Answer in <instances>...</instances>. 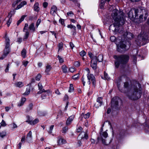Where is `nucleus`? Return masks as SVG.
<instances>
[{
  "mask_svg": "<svg viewBox=\"0 0 149 149\" xmlns=\"http://www.w3.org/2000/svg\"><path fill=\"white\" fill-rule=\"evenodd\" d=\"M138 38L139 40H140V41L137 43V45H142V44H141V41L143 40V38L141 37L140 35H139L138 36Z\"/></svg>",
  "mask_w": 149,
  "mask_h": 149,
  "instance_id": "26",
  "label": "nucleus"
},
{
  "mask_svg": "<svg viewBox=\"0 0 149 149\" xmlns=\"http://www.w3.org/2000/svg\"><path fill=\"white\" fill-rule=\"evenodd\" d=\"M68 128L66 127H64L62 129V132L65 133L68 130Z\"/></svg>",
  "mask_w": 149,
  "mask_h": 149,
  "instance_id": "51",
  "label": "nucleus"
},
{
  "mask_svg": "<svg viewBox=\"0 0 149 149\" xmlns=\"http://www.w3.org/2000/svg\"><path fill=\"white\" fill-rule=\"evenodd\" d=\"M26 99L25 98L23 97L22 98L21 102L18 104V106L20 107L23 105L24 102L26 101Z\"/></svg>",
  "mask_w": 149,
  "mask_h": 149,
  "instance_id": "25",
  "label": "nucleus"
},
{
  "mask_svg": "<svg viewBox=\"0 0 149 149\" xmlns=\"http://www.w3.org/2000/svg\"><path fill=\"white\" fill-rule=\"evenodd\" d=\"M63 44L62 42H61L59 43L58 45V51H61L62 49L63 48Z\"/></svg>",
  "mask_w": 149,
  "mask_h": 149,
  "instance_id": "32",
  "label": "nucleus"
},
{
  "mask_svg": "<svg viewBox=\"0 0 149 149\" xmlns=\"http://www.w3.org/2000/svg\"><path fill=\"white\" fill-rule=\"evenodd\" d=\"M67 14L68 16H71L73 15V14L72 11H70L67 13Z\"/></svg>",
  "mask_w": 149,
  "mask_h": 149,
  "instance_id": "59",
  "label": "nucleus"
},
{
  "mask_svg": "<svg viewBox=\"0 0 149 149\" xmlns=\"http://www.w3.org/2000/svg\"><path fill=\"white\" fill-rule=\"evenodd\" d=\"M129 17L130 19L134 18V15L133 14L132 12L130 11L128 13Z\"/></svg>",
  "mask_w": 149,
  "mask_h": 149,
  "instance_id": "34",
  "label": "nucleus"
},
{
  "mask_svg": "<svg viewBox=\"0 0 149 149\" xmlns=\"http://www.w3.org/2000/svg\"><path fill=\"white\" fill-rule=\"evenodd\" d=\"M58 58L60 63H63L64 62L63 59L59 56H58Z\"/></svg>",
  "mask_w": 149,
  "mask_h": 149,
  "instance_id": "47",
  "label": "nucleus"
},
{
  "mask_svg": "<svg viewBox=\"0 0 149 149\" xmlns=\"http://www.w3.org/2000/svg\"><path fill=\"white\" fill-rule=\"evenodd\" d=\"M62 69L64 73H66L67 72V67L65 65H63L62 66Z\"/></svg>",
  "mask_w": 149,
  "mask_h": 149,
  "instance_id": "35",
  "label": "nucleus"
},
{
  "mask_svg": "<svg viewBox=\"0 0 149 149\" xmlns=\"http://www.w3.org/2000/svg\"><path fill=\"white\" fill-rule=\"evenodd\" d=\"M82 115L83 116V117H84V118L87 119L89 118L90 115V113H88L84 115L83 114H82L81 115V116H82Z\"/></svg>",
  "mask_w": 149,
  "mask_h": 149,
  "instance_id": "36",
  "label": "nucleus"
},
{
  "mask_svg": "<svg viewBox=\"0 0 149 149\" xmlns=\"http://www.w3.org/2000/svg\"><path fill=\"white\" fill-rule=\"evenodd\" d=\"M25 35L24 37L23 40H24L25 39H26L28 38L29 35V33L28 31H26Z\"/></svg>",
  "mask_w": 149,
  "mask_h": 149,
  "instance_id": "37",
  "label": "nucleus"
},
{
  "mask_svg": "<svg viewBox=\"0 0 149 149\" xmlns=\"http://www.w3.org/2000/svg\"><path fill=\"white\" fill-rule=\"evenodd\" d=\"M54 127V125H52L50 126L49 128V130L48 131V133L49 134H51L52 132V130Z\"/></svg>",
  "mask_w": 149,
  "mask_h": 149,
  "instance_id": "45",
  "label": "nucleus"
},
{
  "mask_svg": "<svg viewBox=\"0 0 149 149\" xmlns=\"http://www.w3.org/2000/svg\"><path fill=\"white\" fill-rule=\"evenodd\" d=\"M21 54L22 57L24 58H25L26 57V51L24 49H23L22 50L21 52Z\"/></svg>",
  "mask_w": 149,
  "mask_h": 149,
  "instance_id": "30",
  "label": "nucleus"
},
{
  "mask_svg": "<svg viewBox=\"0 0 149 149\" xmlns=\"http://www.w3.org/2000/svg\"><path fill=\"white\" fill-rule=\"evenodd\" d=\"M79 75V74H76L74 75L72 77V79L75 80L78 79Z\"/></svg>",
  "mask_w": 149,
  "mask_h": 149,
  "instance_id": "42",
  "label": "nucleus"
},
{
  "mask_svg": "<svg viewBox=\"0 0 149 149\" xmlns=\"http://www.w3.org/2000/svg\"><path fill=\"white\" fill-rule=\"evenodd\" d=\"M74 65L76 67H78L80 66V63L78 61H76L74 62Z\"/></svg>",
  "mask_w": 149,
  "mask_h": 149,
  "instance_id": "49",
  "label": "nucleus"
},
{
  "mask_svg": "<svg viewBox=\"0 0 149 149\" xmlns=\"http://www.w3.org/2000/svg\"><path fill=\"white\" fill-rule=\"evenodd\" d=\"M29 29L32 32H34L35 31V28L34 26V24L33 23H32L29 25Z\"/></svg>",
  "mask_w": 149,
  "mask_h": 149,
  "instance_id": "14",
  "label": "nucleus"
},
{
  "mask_svg": "<svg viewBox=\"0 0 149 149\" xmlns=\"http://www.w3.org/2000/svg\"><path fill=\"white\" fill-rule=\"evenodd\" d=\"M100 8L102 9L104 7V4L105 1H107L108 2H109L110 0H100Z\"/></svg>",
  "mask_w": 149,
  "mask_h": 149,
  "instance_id": "20",
  "label": "nucleus"
},
{
  "mask_svg": "<svg viewBox=\"0 0 149 149\" xmlns=\"http://www.w3.org/2000/svg\"><path fill=\"white\" fill-rule=\"evenodd\" d=\"M74 90V87L73 86V85L72 84H70V89L69 91V92H72Z\"/></svg>",
  "mask_w": 149,
  "mask_h": 149,
  "instance_id": "40",
  "label": "nucleus"
},
{
  "mask_svg": "<svg viewBox=\"0 0 149 149\" xmlns=\"http://www.w3.org/2000/svg\"><path fill=\"white\" fill-rule=\"evenodd\" d=\"M74 118V116H70L67 120L66 121V124L67 125H70L73 120Z\"/></svg>",
  "mask_w": 149,
  "mask_h": 149,
  "instance_id": "11",
  "label": "nucleus"
},
{
  "mask_svg": "<svg viewBox=\"0 0 149 149\" xmlns=\"http://www.w3.org/2000/svg\"><path fill=\"white\" fill-rule=\"evenodd\" d=\"M134 21L138 23L145 21L148 16L147 11L142 8L134 9Z\"/></svg>",
  "mask_w": 149,
  "mask_h": 149,
  "instance_id": "2",
  "label": "nucleus"
},
{
  "mask_svg": "<svg viewBox=\"0 0 149 149\" xmlns=\"http://www.w3.org/2000/svg\"><path fill=\"white\" fill-rule=\"evenodd\" d=\"M67 27L68 28L73 29L74 30H75L76 28V27L75 26H74L72 24L68 25L67 26Z\"/></svg>",
  "mask_w": 149,
  "mask_h": 149,
  "instance_id": "43",
  "label": "nucleus"
},
{
  "mask_svg": "<svg viewBox=\"0 0 149 149\" xmlns=\"http://www.w3.org/2000/svg\"><path fill=\"white\" fill-rule=\"evenodd\" d=\"M97 56H94L92 58L91 62V66L93 69H96L97 63Z\"/></svg>",
  "mask_w": 149,
  "mask_h": 149,
  "instance_id": "8",
  "label": "nucleus"
},
{
  "mask_svg": "<svg viewBox=\"0 0 149 149\" xmlns=\"http://www.w3.org/2000/svg\"><path fill=\"white\" fill-rule=\"evenodd\" d=\"M26 2L25 1H22L21 3L17 6L16 8V10H18V9H20L22 7H23L24 6L26 5Z\"/></svg>",
  "mask_w": 149,
  "mask_h": 149,
  "instance_id": "16",
  "label": "nucleus"
},
{
  "mask_svg": "<svg viewBox=\"0 0 149 149\" xmlns=\"http://www.w3.org/2000/svg\"><path fill=\"white\" fill-rule=\"evenodd\" d=\"M38 86L39 87V89L41 90L40 91L38 92V94H40L42 92L45 91V90L44 89L41 90L42 88V86L41 84L40 83H38Z\"/></svg>",
  "mask_w": 149,
  "mask_h": 149,
  "instance_id": "23",
  "label": "nucleus"
},
{
  "mask_svg": "<svg viewBox=\"0 0 149 149\" xmlns=\"http://www.w3.org/2000/svg\"><path fill=\"white\" fill-rule=\"evenodd\" d=\"M26 122L31 125H34L38 123L39 122V120L38 119H36L33 121L27 120Z\"/></svg>",
  "mask_w": 149,
  "mask_h": 149,
  "instance_id": "13",
  "label": "nucleus"
},
{
  "mask_svg": "<svg viewBox=\"0 0 149 149\" xmlns=\"http://www.w3.org/2000/svg\"><path fill=\"white\" fill-rule=\"evenodd\" d=\"M34 9L35 11L38 12L39 10V3L38 2L36 3L34 6Z\"/></svg>",
  "mask_w": 149,
  "mask_h": 149,
  "instance_id": "21",
  "label": "nucleus"
},
{
  "mask_svg": "<svg viewBox=\"0 0 149 149\" xmlns=\"http://www.w3.org/2000/svg\"><path fill=\"white\" fill-rule=\"evenodd\" d=\"M10 52L9 48H5L4 50L3 54L4 55L7 56Z\"/></svg>",
  "mask_w": 149,
  "mask_h": 149,
  "instance_id": "29",
  "label": "nucleus"
},
{
  "mask_svg": "<svg viewBox=\"0 0 149 149\" xmlns=\"http://www.w3.org/2000/svg\"><path fill=\"white\" fill-rule=\"evenodd\" d=\"M21 0H17V1L16 3H14L13 4V7H15L17 4L20 2Z\"/></svg>",
  "mask_w": 149,
  "mask_h": 149,
  "instance_id": "56",
  "label": "nucleus"
},
{
  "mask_svg": "<svg viewBox=\"0 0 149 149\" xmlns=\"http://www.w3.org/2000/svg\"><path fill=\"white\" fill-rule=\"evenodd\" d=\"M48 5V3L46 2H45L43 3V6L44 8H46L47 7Z\"/></svg>",
  "mask_w": 149,
  "mask_h": 149,
  "instance_id": "62",
  "label": "nucleus"
},
{
  "mask_svg": "<svg viewBox=\"0 0 149 149\" xmlns=\"http://www.w3.org/2000/svg\"><path fill=\"white\" fill-rule=\"evenodd\" d=\"M15 86L17 87L21 88L24 86L23 83L21 81L15 82Z\"/></svg>",
  "mask_w": 149,
  "mask_h": 149,
  "instance_id": "15",
  "label": "nucleus"
},
{
  "mask_svg": "<svg viewBox=\"0 0 149 149\" xmlns=\"http://www.w3.org/2000/svg\"><path fill=\"white\" fill-rule=\"evenodd\" d=\"M101 77L104 80H108L109 79L108 74L105 71L104 72V77L101 76Z\"/></svg>",
  "mask_w": 149,
  "mask_h": 149,
  "instance_id": "27",
  "label": "nucleus"
},
{
  "mask_svg": "<svg viewBox=\"0 0 149 149\" xmlns=\"http://www.w3.org/2000/svg\"><path fill=\"white\" fill-rule=\"evenodd\" d=\"M6 132L5 130H3L2 132H0V137L3 138L6 136Z\"/></svg>",
  "mask_w": 149,
  "mask_h": 149,
  "instance_id": "24",
  "label": "nucleus"
},
{
  "mask_svg": "<svg viewBox=\"0 0 149 149\" xmlns=\"http://www.w3.org/2000/svg\"><path fill=\"white\" fill-rule=\"evenodd\" d=\"M111 41L112 42H115L116 41L115 43L117 46V50L119 52H122L123 51L125 50V48L126 47V45L123 43V42L120 41L119 43V40L118 39H117L116 40V38L114 36H111L110 38Z\"/></svg>",
  "mask_w": 149,
  "mask_h": 149,
  "instance_id": "6",
  "label": "nucleus"
},
{
  "mask_svg": "<svg viewBox=\"0 0 149 149\" xmlns=\"http://www.w3.org/2000/svg\"><path fill=\"white\" fill-rule=\"evenodd\" d=\"M78 138L81 139L84 138L86 139L88 138V135L85 132H82L79 134Z\"/></svg>",
  "mask_w": 149,
  "mask_h": 149,
  "instance_id": "10",
  "label": "nucleus"
},
{
  "mask_svg": "<svg viewBox=\"0 0 149 149\" xmlns=\"http://www.w3.org/2000/svg\"><path fill=\"white\" fill-rule=\"evenodd\" d=\"M52 68L51 66L49 65H47L46 66V68L45 72L47 74H48L49 72L50 71Z\"/></svg>",
  "mask_w": 149,
  "mask_h": 149,
  "instance_id": "28",
  "label": "nucleus"
},
{
  "mask_svg": "<svg viewBox=\"0 0 149 149\" xmlns=\"http://www.w3.org/2000/svg\"><path fill=\"white\" fill-rule=\"evenodd\" d=\"M9 66H10L9 64H8L7 65V66L6 68V69L5 70V71L6 72H8V70H9Z\"/></svg>",
  "mask_w": 149,
  "mask_h": 149,
  "instance_id": "57",
  "label": "nucleus"
},
{
  "mask_svg": "<svg viewBox=\"0 0 149 149\" xmlns=\"http://www.w3.org/2000/svg\"><path fill=\"white\" fill-rule=\"evenodd\" d=\"M50 92L49 91H46L45 92L42 94L41 95V98L42 99H45L47 95H49L50 93Z\"/></svg>",
  "mask_w": 149,
  "mask_h": 149,
  "instance_id": "18",
  "label": "nucleus"
},
{
  "mask_svg": "<svg viewBox=\"0 0 149 149\" xmlns=\"http://www.w3.org/2000/svg\"><path fill=\"white\" fill-rule=\"evenodd\" d=\"M57 10V7L55 6H53L51 8V13L52 14H54V13L56 12Z\"/></svg>",
  "mask_w": 149,
  "mask_h": 149,
  "instance_id": "19",
  "label": "nucleus"
},
{
  "mask_svg": "<svg viewBox=\"0 0 149 149\" xmlns=\"http://www.w3.org/2000/svg\"><path fill=\"white\" fill-rule=\"evenodd\" d=\"M133 35L131 33H127V37L130 39L133 38Z\"/></svg>",
  "mask_w": 149,
  "mask_h": 149,
  "instance_id": "33",
  "label": "nucleus"
},
{
  "mask_svg": "<svg viewBox=\"0 0 149 149\" xmlns=\"http://www.w3.org/2000/svg\"><path fill=\"white\" fill-rule=\"evenodd\" d=\"M107 136L108 134L106 132H100L97 138L98 142H101L105 145H108L111 143V140L107 138Z\"/></svg>",
  "mask_w": 149,
  "mask_h": 149,
  "instance_id": "5",
  "label": "nucleus"
},
{
  "mask_svg": "<svg viewBox=\"0 0 149 149\" xmlns=\"http://www.w3.org/2000/svg\"><path fill=\"white\" fill-rule=\"evenodd\" d=\"M82 130V128L81 127H79L77 129L76 132H81Z\"/></svg>",
  "mask_w": 149,
  "mask_h": 149,
  "instance_id": "52",
  "label": "nucleus"
},
{
  "mask_svg": "<svg viewBox=\"0 0 149 149\" xmlns=\"http://www.w3.org/2000/svg\"><path fill=\"white\" fill-rule=\"evenodd\" d=\"M10 40L8 38L6 37L5 40V48H9L10 46Z\"/></svg>",
  "mask_w": 149,
  "mask_h": 149,
  "instance_id": "17",
  "label": "nucleus"
},
{
  "mask_svg": "<svg viewBox=\"0 0 149 149\" xmlns=\"http://www.w3.org/2000/svg\"><path fill=\"white\" fill-rule=\"evenodd\" d=\"M11 22V20L10 19H9L7 21V24L8 26H9Z\"/></svg>",
  "mask_w": 149,
  "mask_h": 149,
  "instance_id": "55",
  "label": "nucleus"
},
{
  "mask_svg": "<svg viewBox=\"0 0 149 149\" xmlns=\"http://www.w3.org/2000/svg\"><path fill=\"white\" fill-rule=\"evenodd\" d=\"M59 22L62 24L63 25L64 24V20L63 19H61L59 20Z\"/></svg>",
  "mask_w": 149,
  "mask_h": 149,
  "instance_id": "61",
  "label": "nucleus"
},
{
  "mask_svg": "<svg viewBox=\"0 0 149 149\" xmlns=\"http://www.w3.org/2000/svg\"><path fill=\"white\" fill-rule=\"evenodd\" d=\"M97 58V61H98L99 62H102L103 60V56L101 55H99Z\"/></svg>",
  "mask_w": 149,
  "mask_h": 149,
  "instance_id": "31",
  "label": "nucleus"
},
{
  "mask_svg": "<svg viewBox=\"0 0 149 149\" xmlns=\"http://www.w3.org/2000/svg\"><path fill=\"white\" fill-rule=\"evenodd\" d=\"M70 45L71 48L72 49H73V47H74V46L73 43L72 42H70Z\"/></svg>",
  "mask_w": 149,
  "mask_h": 149,
  "instance_id": "64",
  "label": "nucleus"
},
{
  "mask_svg": "<svg viewBox=\"0 0 149 149\" xmlns=\"http://www.w3.org/2000/svg\"><path fill=\"white\" fill-rule=\"evenodd\" d=\"M66 141L63 138H60L58 139V145H62L66 143Z\"/></svg>",
  "mask_w": 149,
  "mask_h": 149,
  "instance_id": "12",
  "label": "nucleus"
},
{
  "mask_svg": "<svg viewBox=\"0 0 149 149\" xmlns=\"http://www.w3.org/2000/svg\"><path fill=\"white\" fill-rule=\"evenodd\" d=\"M111 16L114 21V23L110 25L109 29L113 32L117 33L119 32L118 28L120 25L124 24L125 22L124 14L122 11L119 12L115 9L113 10Z\"/></svg>",
  "mask_w": 149,
  "mask_h": 149,
  "instance_id": "1",
  "label": "nucleus"
},
{
  "mask_svg": "<svg viewBox=\"0 0 149 149\" xmlns=\"http://www.w3.org/2000/svg\"><path fill=\"white\" fill-rule=\"evenodd\" d=\"M128 86V83L127 82H125L124 84V87L125 88H127Z\"/></svg>",
  "mask_w": 149,
  "mask_h": 149,
  "instance_id": "58",
  "label": "nucleus"
},
{
  "mask_svg": "<svg viewBox=\"0 0 149 149\" xmlns=\"http://www.w3.org/2000/svg\"><path fill=\"white\" fill-rule=\"evenodd\" d=\"M87 79H85L83 76L82 77V80L84 86L86 82L90 85L91 84V81L93 85L95 86V85L96 82L95 78L94 75L92 74H87Z\"/></svg>",
  "mask_w": 149,
  "mask_h": 149,
  "instance_id": "7",
  "label": "nucleus"
},
{
  "mask_svg": "<svg viewBox=\"0 0 149 149\" xmlns=\"http://www.w3.org/2000/svg\"><path fill=\"white\" fill-rule=\"evenodd\" d=\"M28 27L29 26L28 24L27 23L25 24L24 27L23 28V31L26 32V31H25V30H27V31Z\"/></svg>",
  "mask_w": 149,
  "mask_h": 149,
  "instance_id": "38",
  "label": "nucleus"
},
{
  "mask_svg": "<svg viewBox=\"0 0 149 149\" xmlns=\"http://www.w3.org/2000/svg\"><path fill=\"white\" fill-rule=\"evenodd\" d=\"M114 58L116 60L115 62V65L116 68H118L120 65L122 66L127 63L129 60V56L127 55H115Z\"/></svg>",
  "mask_w": 149,
  "mask_h": 149,
  "instance_id": "3",
  "label": "nucleus"
},
{
  "mask_svg": "<svg viewBox=\"0 0 149 149\" xmlns=\"http://www.w3.org/2000/svg\"><path fill=\"white\" fill-rule=\"evenodd\" d=\"M1 126L3 127L5 126L6 125L5 122L3 120H2L1 122Z\"/></svg>",
  "mask_w": 149,
  "mask_h": 149,
  "instance_id": "46",
  "label": "nucleus"
},
{
  "mask_svg": "<svg viewBox=\"0 0 149 149\" xmlns=\"http://www.w3.org/2000/svg\"><path fill=\"white\" fill-rule=\"evenodd\" d=\"M70 71L71 72H73L76 71L75 68H69Z\"/></svg>",
  "mask_w": 149,
  "mask_h": 149,
  "instance_id": "53",
  "label": "nucleus"
},
{
  "mask_svg": "<svg viewBox=\"0 0 149 149\" xmlns=\"http://www.w3.org/2000/svg\"><path fill=\"white\" fill-rule=\"evenodd\" d=\"M41 22V19H39L36 23V27L37 28Z\"/></svg>",
  "mask_w": 149,
  "mask_h": 149,
  "instance_id": "41",
  "label": "nucleus"
},
{
  "mask_svg": "<svg viewBox=\"0 0 149 149\" xmlns=\"http://www.w3.org/2000/svg\"><path fill=\"white\" fill-rule=\"evenodd\" d=\"M27 138H31L32 137V132L31 131H30L27 135Z\"/></svg>",
  "mask_w": 149,
  "mask_h": 149,
  "instance_id": "48",
  "label": "nucleus"
},
{
  "mask_svg": "<svg viewBox=\"0 0 149 149\" xmlns=\"http://www.w3.org/2000/svg\"><path fill=\"white\" fill-rule=\"evenodd\" d=\"M41 76V75L40 74H38L36 77V79L37 81L40 80Z\"/></svg>",
  "mask_w": 149,
  "mask_h": 149,
  "instance_id": "50",
  "label": "nucleus"
},
{
  "mask_svg": "<svg viewBox=\"0 0 149 149\" xmlns=\"http://www.w3.org/2000/svg\"><path fill=\"white\" fill-rule=\"evenodd\" d=\"M10 107H5V110L6 111H8L10 109Z\"/></svg>",
  "mask_w": 149,
  "mask_h": 149,
  "instance_id": "60",
  "label": "nucleus"
},
{
  "mask_svg": "<svg viewBox=\"0 0 149 149\" xmlns=\"http://www.w3.org/2000/svg\"><path fill=\"white\" fill-rule=\"evenodd\" d=\"M102 99L101 97H98L97 100V102L94 104V107L96 108L100 107L102 103Z\"/></svg>",
  "mask_w": 149,
  "mask_h": 149,
  "instance_id": "9",
  "label": "nucleus"
},
{
  "mask_svg": "<svg viewBox=\"0 0 149 149\" xmlns=\"http://www.w3.org/2000/svg\"><path fill=\"white\" fill-rule=\"evenodd\" d=\"M13 128H15L17 127V125L15 123H13Z\"/></svg>",
  "mask_w": 149,
  "mask_h": 149,
  "instance_id": "63",
  "label": "nucleus"
},
{
  "mask_svg": "<svg viewBox=\"0 0 149 149\" xmlns=\"http://www.w3.org/2000/svg\"><path fill=\"white\" fill-rule=\"evenodd\" d=\"M86 54V52L83 50L80 53V55L81 56H84Z\"/></svg>",
  "mask_w": 149,
  "mask_h": 149,
  "instance_id": "44",
  "label": "nucleus"
},
{
  "mask_svg": "<svg viewBox=\"0 0 149 149\" xmlns=\"http://www.w3.org/2000/svg\"><path fill=\"white\" fill-rule=\"evenodd\" d=\"M23 65L26 67L28 63V62L27 61H24L23 62Z\"/></svg>",
  "mask_w": 149,
  "mask_h": 149,
  "instance_id": "54",
  "label": "nucleus"
},
{
  "mask_svg": "<svg viewBox=\"0 0 149 149\" xmlns=\"http://www.w3.org/2000/svg\"><path fill=\"white\" fill-rule=\"evenodd\" d=\"M139 85V89L137 88H134L131 91H129L127 93V96L129 98L132 100H136L140 97L141 96V88Z\"/></svg>",
  "mask_w": 149,
  "mask_h": 149,
  "instance_id": "4",
  "label": "nucleus"
},
{
  "mask_svg": "<svg viewBox=\"0 0 149 149\" xmlns=\"http://www.w3.org/2000/svg\"><path fill=\"white\" fill-rule=\"evenodd\" d=\"M30 93V89L29 88H27L25 92L24 93V95H29Z\"/></svg>",
  "mask_w": 149,
  "mask_h": 149,
  "instance_id": "39",
  "label": "nucleus"
},
{
  "mask_svg": "<svg viewBox=\"0 0 149 149\" xmlns=\"http://www.w3.org/2000/svg\"><path fill=\"white\" fill-rule=\"evenodd\" d=\"M112 105L113 106H116L118 104V102L117 100H115V98H113L111 101Z\"/></svg>",
  "mask_w": 149,
  "mask_h": 149,
  "instance_id": "22",
  "label": "nucleus"
}]
</instances>
